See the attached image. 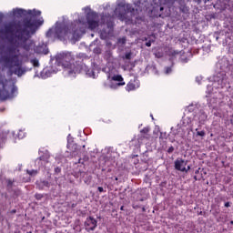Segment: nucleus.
Instances as JSON below:
<instances>
[{"label":"nucleus","instance_id":"obj_1","mask_svg":"<svg viewBox=\"0 0 233 233\" xmlns=\"http://www.w3.org/2000/svg\"><path fill=\"white\" fill-rule=\"evenodd\" d=\"M43 20L32 22L31 19L24 20V25L10 22L5 25V34H12L20 41V46L28 52L32 47V44L28 40L37 32V25H43Z\"/></svg>","mask_w":233,"mask_h":233},{"label":"nucleus","instance_id":"obj_2","mask_svg":"<svg viewBox=\"0 0 233 233\" xmlns=\"http://www.w3.org/2000/svg\"><path fill=\"white\" fill-rule=\"evenodd\" d=\"M56 62L65 68L67 76H76L83 70V64L74 58L70 53H60L56 56Z\"/></svg>","mask_w":233,"mask_h":233},{"label":"nucleus","instance_id":"obj_3","mask_svg":"<svg viewBox=\"0 0 233 233\" xmlns=\"http://www.w3.org/2000/svg\"><path fill=\"white\" fill-rule=\"evenodd\" d=\"M55 32L58 39H63L66 35H72L73 39H77L79 37V24L77 22H73L70 25L62 24L56 27Z\"/></svg>","mask_w":233,"mask_h":233},{"label":"nucleus","instance_id":"obj_4","mask_svg":"<svg viewBox=\"0 0 233 233\" xmlns=\"http://www.w3.org/2000/svg\"><path fill=\"white\" fill-rule=\"evenodd\" d=\"M3 61L6 65L7 68H9V70H12L14 66H16L14 74L15 76H18V77H21L22 76H24V74L26 73V70L23 67V61H19V55L3 56Z\"/></svg>","mask_w":233,"mask_h":233},{"label":"nucleus","instance_id":"obj_5","mask_svg":"<svg viewBox=\"0 0 233 233\" xmlns=\"http://www.w3.org/2000/svg\"><path fill=\"white\" fill-rule=\"evenodd\" d=\"M115 12L117 14V17L120 21H125V19H127V12L132 14L134 12V7H132V5L125 3V0H120Z\"/></svg>","mask_w":233,"mask_h":233},{"label":"nucleus","instance_id":"obj_6","mask_svg":"<svg viewBox=\"0 0 233 233\" xmlns=\"http://www.w3.org/2000/svg\"><path fill=\"white\" fill-rule=\"evenodd\" d=\"M86 21L90 30H96L99 26V20H97V14L91 12L86 15Z\"/></svg>","mask_w":233,"mask_h":233},{"label":"nucleus","instance_id":"obj_7","mask_svg":"<svg viewBox=\"0 0 233 233\" xmlns=\"http://www.w3.org/2000/svg\"><path fill=\"white\" fill-rule=\"evenodd\" d=\"M17 92V87H12L11 94L8 90L5 89V86H3V89H0V101H6V99H11L14 97V94Z\"/></svg>","mask_w":233,"mask_h":233},{"label":"nucleus","instance_id":"obj_8","mask_svg":"<svg viewBox=\"0 0 233 233\" xmlns=\"http://www.w3.org/2000/svg\"><path fill=\"white\" fill-rule=\"evenodd\" d=\"M86 230L90 232V230H96L97 227V220L94 217H88L85 222Z\"/></svg>","mask_w":233,"mask_h":233},{"label":"nucleus","instance_id":"obj_9","mask_svg":"<svg viewBox=\"0 0 233 233\" xmlns=\"http://www.w3.org/2000/svg\"><path fill=\"white\" fill-rule=\"evenodd\" d=\"M137 88H139V81L137 78L131 79L126 86L127 92H134V90H137Z\"/></svg>","mask_w":233,"mask_h":233},{"label":"nucleus","instance_id":"obj_10","mask_svg":"<svg viewBox=\"0 0 233 233\" xmlns=\"http://www.w3.org/2000/svg\"><path fill=\"white\" fill-rule=\"evenodd\" d=\"M175 168L179 172H187V161L183 160V158H177L175 161Z\"/></svg>","mask_w":233,"mask_h":233},{"label":"nucleus","instance_id":"obj_11","mask_svg":"<svg viewBox=\"0 0 233 233\" xmlns=\"http://www.w3.org/2000/svg\"><path fill=\"white\" fill-rule=\"evenodd\" d=\"M26 10L16 8L13 10V15L15 17H23V15H25Z\"/></svg>","mask_w":233,"mask_h":233},{"label":"nucleus","instance_id":"obj_12","mask_svg":"<svg viewBox=\"0 0 233 233\" xmlns=\"http://www.w3.org/2000/svg\"><path fill=\"white\" fill-rule=\"evenodd\" d=\"M112 80L118 81V84H117L118 86H125V82L121 75H116L112 76Z\"/></svg>","mask_w":233,"mask_h":233},{"label":"nucleus","instance_id":"obj_13","mask_svg":"<svg viewBox=\"0 0 233 233\" xmlns=\"http://www.w3.org/2000/svg\"><path fill=\"white\" fill-rule=\"evenodd\" d=\"M27 14L29 15H33V17H39V15H41V11H37V10H29L28 12H27Z\"/></svg>","mask_w":233,"mask_h":233},{"label":"nucleus","instance_id":"obj_14","mask_svg":"<svg viewBox=\"0 0 233 233\" xmlns=\"http://www.w3.org/2000/svg\"><path fill=\"white\" fill-rule=\"evenodd\" d=\"M31 63H32L33 66H35V67L39 66V60H37V58L32 59Z\"/></svg>","mask_w":233,"mask_h":233},{"label":"nucleus","instance_id":"obj_15","mask_svg":"<svg viewBox=\"0 0 233 233\" xmlns=\"http://www.w3.org/2000/svg\"><path fill=\"white\" fill-rule=\"evenodd\" d=\"M37 170H35V169H32V170H27V174L29 175V176H37Z\"/></svg>","mask_w":233,"mask_h":233},{"label":"nucleus","instance_id":"obj_16","mask_svg":"<svg viewBox=\"0 0 233 233\" xmlns=\"http://www.w3.org/2000/svg\"><path fill=\"white\" fill-rule=\"evenodd\" d=\"M35 199H37V201H41V199H43V198H45V196H43V194L36 193L35 195Z\"/></svg>","mask_w":233,"mask_h":233},{"label":"nucleus","instance_id":"obj_17","mask_svg":"<svg viewBox=\"0 0 233 233\" xmlns=\"http://www.w3.org/2000/svg\"><path fill=\"white\" fill-rule=\"evenodd\" d=\"M197 136H199L200 137H205L206 136L205 130L197 131Z\"/></svg>","mask_w":233,"mask_h":233},{"label":"nucleus","instance_id":"obj_18","mask_svg":"<svg viewBox=\"0 0 233 233\" xmlns=\"http://www.w3.org/2000/svg\"><path fill=\"white\" fill-rule=\"evenodd\" d=\"M141 134H148L149 129L147 127H144L143 129H141Z\"/></svg>","mask_w":233,"mask_h":233},{"label":"nucleus","instance_id":"obj_19","mask_svg":"<svg viewBox=\"0 0 233 233\" xmlns=\"http://www.w3.org/2000/svg\"><path fill=\"white\" fill-rule=\"evenodd\" d=\"M125 57H126V59L130 60L132 58V54L131 53H127V54H126Z\"/></svg>","mask_w":233,"mask_h":233},{"label":"nucleus","instance_id":"obj_20","mask_svg":"<svg viewBox=\"0 0 233 233\" xmlns=\"http://www.w3.org/2000/svg\"><path fill=\"white\" fill-rule=\"evenodd\" d=\"M172 152H174V147L171 146L167 149V154H172Z\"/></svg>","mask_w":233,"mask_h":233},{"label":"nucleus","instance_id":"obj_21","mask_svg":"<svg viewBox=\"0 0 233 233\" xmlns=\"http://www.w3.org/2000/svg\"><path fill=\"white\" fill-rule=\"evenodd\" d=\"M97 190H98V192H100V194L103 193V192H106V190H105V189L103 188V187H97Z\"/></svg>","mask_w":233,"mask_h":233},{"label":"nucleus","instance_id":"obj_22","mask_svg":"<svg viewBox=\"0 0 233 233\" xmlns=\"http://www.w3.org/2000/svg\"><path fill=\"white\" fill-rule=\"evenodd\" d=\"M55 172H56V174L61 173V167H56Z\"/></svg>","mask_w":233,"mask_h":233},{"label":"nucleus","instance_id":"obj_23","mask_svg":"<svg viewBox=\"0 0 233 233\" xmlns=\"http://www.w3.org/2000/svg\"><path fill=\"white\" fill-rule=\"evenodd\" d=\"M47 37H50L52 35V29H49L46 33Z\"/></svg>","mask_w":233,"mask_h":233},{"label":"nucleus","instance_id":"obj_24","mask_svg":"<svg viewBox=\"0 0 233 233\" xmlns=\"http://www.w3.org/2000/svg\"><path fill=\"white\" fill-rule=\"evenodd\" d=\"M132 208H133L135 210H137V208H139V206H138V205H136V204H133V205H132Z\"/></svg>","mask_w":233,"mask_h":233},{"label":"nucleus","instance_id":"obj_25","mask_svg":"<svg viewBox=\"0 0 233 233\" xmlns=\"http://www.w3.org/2000/svg\"><path fill=\"white\" fill-rule=\"evenodd\" d=\"M224 207H226L227 208H228V207H230V202H226Z\"/></svg>","mask_w":233,"mask_h":233},{"label":"nucleus","instance_id":"obj_26","mask_svg":"<svg viewBox=\"0 0 233 233\" xmlns=\"http://www.w3.org/2000/svg\"><path fill=\"white\" fill-rule=\"evenodd\" d=\"M146 46H148V47H149V46H152V42H147V43H146Z\"/></svg>","mask_w":233,"mask_h":233},{"label":"nucleus","instance_id":"obj_27","mask_svg":"<svg viewBox=\"0 0 233 233\" xmlns=\"http://www.w3.org/2000/svg\"><path fill=\"white\" fill-rule=\"evenodd\" d=\"M14 52H15V49H14V48L9 49V54H14Z\"/></svg>","mask_w":233,"mask_h":233},{"label":"nucleus","instance_id":"obj_28","mask_svg":"<svg viewBox=\"0 0 233 233\" xmlns=\"http://www.w3.org/2000/svg\"><path fill=\"white\" fill-rule=\"evenodd\" d=\"M232 119H230V123L233 125V114L231 116Z\"/></svg>","mask_w":233,"mask_h":233},{"label":"nucleus","instance_id":"obj_29","mask_svg":"<svg viewBox=\"0 0 233 233\" xmlns=\"http://www.w3.org/2000/svg\"><path fill=\"white\" fill-rule=\"evenodd\" d=\"M187 172H188V170H190V166H187V168H186Z\"/></svg>","mask_w":233,"mask_h":233},{"label":"nucleus","instance_id":"obj_30","mask_svg":"<svg viewBox=\"0 0 233 233\" xmlns=\"http://www.w3.org/2000/svg\"><path fill=\"white\" fill-rule=\"evenodd\" d=\"M120 210H125V206H121Z\"/></svg>","mask_w":233,"mask_h":233},{"label":"nucleus","instance_id":"obj_31","mask_svg":"<svg viewBox=\"0 0 233 233\" xmlns=\"http://www.w3.org/2000/svg\"><path fill=\"white\" fill-rule=\"evenodd\" d=\"M84 160H85V161H88V157H86L84 158Z\"/></svg>","mask_w":233,"mask_h":233},{"label":"nucleus","instance_id":"obj_32","mask_svg":"<svg viewBox=\"0 0 233 233\" xmlns=\"http://www.w3.org/2000/svg\"><path fill=\"white\" fill-rule=\"evenodd\" d=\"M146 210H147V209L145 208V207H143V208H142V211H143V212H146Z\"/></svg>","mask_w":233,"mask_h":233},{"label":"nucleus","instance_id":"obj_33","mask_svg":"<svg viewBox=\"0 0 233 233\" xmlns=\"http://www.w3.org/2000/svg\"><path fill=\"white\" fill-rule=\"evenodd\" d=\"M162 137H163V133L160 134L159 138L162 139Z\"/></svg>","mask_w":233,"mask_h":233},{"label":"nucleus","instance_id":"obj_34","mask_svg":"<svg viewBox=\"0 0 233 233\" xmlns=\"http://www.w3.org/2000/svg\"><path fill=\"white\" fill-rule=\"evenodd\" d=\"M78 163H82V164H83V162H82V159H81V158H79V159H78Z\"/></svg>","mask_w":233,"mask_h":233},{"label":"nucleus","instance_id":"obj_35","mask_svg":"<svg viewBox=\"0 0 233 233\" xmlns=\"http://www.w3.org/2000/svg\"><path fill=\"white\" fill-rule=\"evenodd\" d=\"M194 179H195V181H198V177L195 176V177H194Z\"/></svg>","mask_w":233,"mask_h":233},{"label":"nucleus","instance_id":"obj_36","mask_svg":"<svg viewBox=\"0 0 233 233\" xmlns=\"http://www.w3.org/2000/svg\"><path fill=\"white\" fill-rule=\"evenodd\" d=\"M8 185H12V180H9V181H8Z\"/></svg>","mask_w":233,"mask_h":233},{"label":"nucleus","instance_id":"obj_37","mask_svg":"<svg viewBox=\"0 0 233 233\" xmlns=\"http://www.w3.org/2000/svg\"><path fill=\"white\" fill-rule=\"evenodd\" d=\"M13 213L15 214V210H13Z\"/></svg>","mask_w":233,"mask_h":233},{"label":"nucleus","instance_id":"obj_38","mask_svg":"<svg viewBox=\"0 0 233 233\" xmlns=\"http://www.w3.org/2000/svg\"><path fill=\"white\" fill-rule=\"evenodd\" d=\"M160 10H163V7H160Z\"/></svg>","mask_w":233,"mask_h":233},{"label":"nucleus","instance_id":"obj_39","mask_svg":"<svg viewBox=\"0 0 233 233\" xmlns=\"http://www.w3.org/2000/svg\"><path fill=\"white\" fill-rule=\"evenodd\" d=\"M231 224L233 225V221H231Z\"/></svg>","mask_w":233,"mask_h":233},{"label":"nucleus","instance_id":"obj_40","mask_svg":"<svg viewBox=\"0 0 233 233\" xmlns=\"http://www.w3.org/2000/svg\"><path fill=\"white\" fill-rule=\"evenodd\" d=\"M27 233H32V231H30V232H27Z\"/></svg>","mask_w":233,"mask_h":233}]
</instances>
